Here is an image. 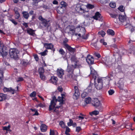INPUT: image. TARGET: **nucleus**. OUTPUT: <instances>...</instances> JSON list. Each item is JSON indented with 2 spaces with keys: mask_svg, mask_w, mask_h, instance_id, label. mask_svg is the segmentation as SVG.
<instances>
[{
  "mask_svg": "<svg viewBox=\"0 0 135 135\" xmlns=\"http://www.w3.org/2000/svg\"><path fill=\"white\" fill-rule=\"evenodd\" d=\"M19 52L18 50L16 49H11L9 51V54L11 57L16 59L18 58Z\"/></svg>",
  "mask_w": 135,
  "mask_h": 135,
  "instance_id": "nucleus-8",
  "label": "nucleus"
},
{
  "mask_svg": "<svg viewBox=\"0 0 135 135\" xmlns=\"http://www.w3.org/2000/svg\"><path fill=\"white\" fill-rule=\"evenodd\" d=\"M81 130V128L80 127H78L76 128V131L77 132H79Z\"/></svg>",
  "mask_w": 135,
  "mask_h": 135,
  "instance_id": "nucleus-53",
  "label": "nucleus"
},
{
  "mask_svg": "<svg viewBox=\"0 0 135 135\" xmlns=\"http://www.w3.org/2000/svg\"><path fill=\"white\" fill-rule=\"evenodd\" d=\"M33 11H31L30 12V13L31 15H32L33 14Z\"/></svg>",
  "mask_w": 135,
  "mask_h": 135,
  "instance_id": "nucleus-63",
  "label": "nucleus"
},
{
  "mask_svg": "<svg viewBox=\"0 0 135 135\" xmlns=\"http://www.w3.org/2000/svg\"><path fill=\"white\" fill-rule=\"evenodd\" d=\"M109 94L110 95H113L114 93V91L113 89H110L108 91Z\"/></svg>",
  "mask_w": 135,
  "mask_h": 135,
  "instance_id": "nucleus-38",
  "label": "nucleus"
},
{
  "mask_svg": "<svg viewBox=\"0 0 135 135\" xmlns=\"http://www.w3.org/2000/svg\"><path fill=\"white\" fill-rule=\"evenodd\" d=\"M70 132V129L69 128L66 126V131L65 133L66 134H67V132Z\"/></svg>",
  "mask_w": 135,
  "mask_h": 135,
  "instance_id": "nucleus-50",
  "label": "nucleus"
},
{
  "mask_svg": "<svg viewBox=\"0 0 135 135\" xmlns=\"http://www.w3.org/2000/svg\"><path fill=\"white\" fill-rule=\"evenodd\" d=\"M11 127L10 126V125H9L8 126H5L3 127V130H6L7 131H9L11 132V130L10 129V128Z\"/></svg>",
  "mask_w": 135,
  "mask_h": 135,
  "instance_id": "nucleus-28",
  "label": "nucleus"
},
{
  "mask_svg": "<svg viewBox=\"0 0 135 135\" xmlns=\"http://www.w3.org/2000/svg\"><path fill=\"white\" fill-rule=\"evenodd\" d=\"M91 45L94 46L95 47L97 46L96 44L95 43H94V44L92 43L91 44Z\"/></svg>",
  "mask_w": 135,
  "mask_h": 135,
  "instance_id": "nucleus-64",
  "label": "nucleus"
},
{
  "mask_svg": "<svg viewBox=\"0 0 135 135\" xmlns=\"http://www.w3.org/2000/svg\"><path fill=\"white\" fill-rule=\"evenodd\" d=\"M108 0H99V2L102 3H105L108 2Z\"/></svg>",
  "mask_w": 135,
  "mask_h": 135,
  "instance_id": "nucleus-48",
  "label": "nucleus"
},
{
  "mask_svg": "<svg viewBox=\"0 0 135 135\" xmlns=\"http://www.w3.org/2000/svg\"><path fill=\"white\" fill-rule=\"evenodd\" d=\"M72 64L71 66L69 65L68 61L67 62L68 64L67 69V71L68 73V76L70 79H73L77 80L76 79L74 78L73 77V69L74 68H80L81 67L80 65L79 64V62L77 60L75 56H72L71 59Z\"/></svg>",
  "mask_w": 135,
  "mask_h": 135,
  "instance_id": "nucleus-2",
  "label": "nucleus"
},
{
  "mask_svg": "<svg viewBox=\"0 0 135 135\" xmlns=\"http://www.w3.org/2000/svg\"><path fill=\"white\" fill-rule=\"evenodd\" d=\"M85 7H86L88 9H91L93 8L94 6V5L90 4H88L86 6L77 5L75 9L77 12L84 13L83 16L85 18L91 17L88 13V11H86L84 8Z\"/></svg>",
  "mask_w": 135,
  "mask_h": 135,
  "instance_id": "nucleus-4",
  "label": "nucleus"
},
{
  "mask_svg": "<svg viewBox=\"0 0 135 135\" xmlns=\"http://www.w3.org/2000/svg\"><path fill=\"white\" fill-rule=\"evenodd\" d=\"M100 41V42L103 45H105L107 44V43L106 42H105L104 40L103 39H101Z\"/></svg>",
  "mask_w": 135,
  "mask_h": 135,
  "instance_id": "nucleus-42",
  "label": "nucleus"
},
{
  "mask_svg": "<svg viewBox=\"0 0 135 135\" xmlns=\"http://www.w3.org/2000/svg\"><path fill=\"white\" fill-rule=\"evenodd\" d=\"M37 107H40L42 108H43L45 107L44 105L41 103L38 104L37 106Z\"/></svg>",
  "mask_w": 135,
  "mask_h": 135,
  "instance_id": "nucleus-54",
  "label": "nucleus"
},
{
  "mask_svg": "<svg viewBox=\"0 0 135 135\" xmlns=\"http://www.w3.org/2000/svg\"><path fill=\"white\" fill-rule=\"evenodd\" d=\"M22 14L23 17L26 19H28L29 17V15L27 12L23 11L22 12Z\"/></svg>",
  "mask_w": 135,
  "mask_h": 135,
  "instance_id": "nucleus-23",
  "label": "nucleus"
},
{
  "mask_svg": "<svg viewBox=\"0 0 135 135\" xmlns=\"http://www.w3.org/2000/svg\"><path fill=\"white\" fill-rule=\"evenodd\" d=\"M23 78L22 77L18 78L16 80L17 81H20L23 80Z\"/></svg>",
  "mask_w": 135,
  "mask_h": 135,
  "instance_id": "nucleus-52",
  "label": "nucleus"
},
{
  "mask_svg": "<svg viewBox=\"0 0 135 135\" xmlns=\"http://www.w3.org/2000/svg\"><path fill=\"white\" fill-rule=\"evenodd\" d=\"M63 8L62 7L60 8H58L57 9V11L59 14H62L63 12Z\"/></svg>",
  "mask_w": 135,
  "mask_h": 135,
  "instance_id": "nucleus-27",
  "label": "nucleus"
},
{
  "mask_svg": "<svg viewBox=\"0 0 135 135\" xmlns=\"http://www.w3.org/2000/svg\"><path fill=\"white\" fill-rule=\"evenodd\" d=\"M91 104L93 106L97 108L100 111H102L104 108L103 106L97 98H95L93 99L92 100Z\"/></svg>",
  "mask_w": 135,
  "mask_h": 135,
  "instance_id": "nucleus-6",
  "label": "nucleus"
},
{
  "mask_svg": "<svg viewBox=\"0 0 135 135\" xmlns=\"http://www.w3.org/2000/svg\"><path fill=\"white\" fill-rule=\"evenodd\" d=\"M51 81L52 83L54 84H56V82L57 81L58 79L56 77L53 76L51 78Z\"/></svg>",
  "mask_w": 135,
  "mask_h": 135,
  "instance_id": "nucleus-25",
  "label": "nucleus"
},
{
  "mask_svg": "<svg viewBox=\"0 0 135 135\" xmlns=\"http://www.w3.org/2000/svg\"><path fill=\"white\" fill-rule=\"evenodd\" d=\"M73 123V121L71 119H69V122L68 123V125L69 126H71L72 125Z\"/></svg>",
  "mask_w": 135,
  "mask_h": 135,
  "instance_id": "nucleus-46",
  "label": "nucleus"
},
{
  "mask_svg": "<svg viewBox=\"0 0 135 135\" xmlns=\"http://www.w3.org/2000/svg\"><path fill=\"white\" fill-rule=\"evenodd\" d=\"M74 88L75 92L73 95V98L74 99H76L79 98L80 93L78 87L75 86Z\"/></svg>",
  "mask_w": 135,
  "mask_h": 135,
  "instance_id": "nucleus-12",
  "label": "nucleus"
},
{
  "mask_svg": "<svg viewBox=\"0 0 135 135\" xmlns=\"http://www.w3.org/2000/svg\"><path fill=\"white\" fill-rule=\"evenodd\" d=\"M23 25L25 27L27 28L28 27L27 24V23L24 22L23 23Z\"/></svg>",
  "mask_w": 135,
  "mask_h": 135,
  "instance_id": "nucleus-57",
  "label": "nucleus"
},
{
  "mask_svg": "<svg viewBox=\"0 0 135 135\" xmlns=\"http://www.w3.org/2000/svg\"><path fill=\"white\" fill-rule=\"evenodd\" d=\"M52 3L54 4H57L58 2L54 0L53 2Z\"/></svg>",
  "mask_w": 135,
  "mask_h": 135,
  "instance_id": "nucleus-59",
  "label": "nucleus"
},
{
  "mask_svg": "<svg viewBox=\"0 0 135 135\" xmlns=\"http://www.w3.org/2000/svg\"><path fill=\"white\" fill-rule=\"evenodd\" d=\"M125 28H128L129 29H131V32L133 31L134 30V28L130 24L127 23H126L125 25Z\"/></svg>",
  "mask_w": 135,
  "mask_h": 135,
  "instance_id": "nucleus-21",
  "label": "nucleus"
},
{
  "mask_svg": "<svg viewBox=\"0 0 135 135\" xmlns=\"http://www.w3.org/2000/svg\"><path fill=\"white\" fill-rule=\"evenodd\" d=\"M102 63L107 67H110L113 64L112 63V59L109 57L103 58L102 59Z\"/></svg>",
  "mask_w": 135,
  "mask_h": 135,
  "instance_id": "nucleus-7",
  "label": "nucleus"
},
{
  "mask_svg": "<svg viewBox=\"0 0 135 135\" xmlns=\"http://www.w3.org/2000/svg\"><path fill=\"white\" fill-rule=\"evenodd\" d=\"M36 95V92L34 91L31 93L30 94V96L31 97H34Z\"/></svg>",
  "mask_w": 135,
  "mask_h": 135,
  "instance_id": "nucleus-39",
  "label": "nucleus"
},
{
  "mask_svg": "<svg viewBox=\"0 0 135 135\" xmlns=\"http://www.w3.org/2000/svg\"><path fill=\"white\" fill-rule=\"evenodd\" d=\"M65 95L63 94H61V97H59L57 99L56 97H54L53 98L52 100L51 101V104L49 105V109L50 111L52 110H54V112L58 113H59L58 110L60 106H58L57 105L58 104L61 105L63 103L65 100Z\"/></svg>",
  "mask_w": 135,
  "mask_h": 135,
  "instance_id": "nucleus-1",
  "label": "nucleus"
},
{
  "mask_svg": "<svg viewBox=\"0 0 135 135\" xmlns=\"http://www.w3.org/2000/svg\"><path fill=\"white\" fill-rule=\"evenodd\" d=\"M33 56L36 61H38V55L36 54H34Z\"/></svg>",
  "mask_w": 135,
  "mask_h": 135,
  "instance_id": "nucleus-47",
  "label": "nucleus"
},
{
  "mask_svg": "<svg viewBox=\"0 0 135 135\" xmlns=\"http://www.w3.org/2000/svg\"><path fill=\"white\" fill-rule=\"evenodd\" d=\"M47 51L46 50L43 52L40 53L39 54L42 56H45L47 55Z\"/></svg>",
  "mask_w": 135,
  "mask_h": 135,
  "instance_id": "nucleus-35",
  "label": "nucleus"
},
{
  "mask_svg": "<svg viewBox=\"0 0 135 135\" xmlns=\"http://www.w3.org/2000/svg\"><path fill=\"white\" fill-rule=\"evenodd\" d=\"M118 9L121 12H123L124 11V8L123 6H120L118 8Z\"/></svg>",
  "mask_w": 135,
  "mask_h": 135,
  "instance_id": "nucleus-34",
  "label": "nucleus"
},
{
  "mask_svg": "<svg viewBox=\"0 0 135 135\" xmlns=\"http://www.w3.org/2000/svg\"><path fill=\"white\" fill-rule=\"evenodd\" d=\"M40 128L41 131L44 132L46 131L47 127L45 124H43L41 125Z\"/></svg>",
  "mask_w": 135,
  "mask_h": 135,
  "instance_id": "nucleus-22",
  "label": "nucleus"
},
{
  "mask_svg": "<svg viewBox=\"0 0 135 135\" xmlns=\"http://www.w3.org/2000/svg\"><path fill=\"white\" fill-rule=\"evenodd\" d=\"M78 117L79 119L80 120H82L84 118V117L81 116H79Z\"/></svg>",
  "mask_w": 135,
  "mask_h": 135,
  "instance_id": "nucleus-61",
  "label": "nucleus"
},
{
  "mask_svg": "<svg viewBox=\"0 0 135 135\" xmlns=\"http://www.w3.org/2000/svg\"><path fill=\"white\" fill-rule=\"evenodd\" d=\"M10 20L15 25H16L17 24V23L14 19H10Z\"/></svg>",
  "mask_w": 135,
  "mask_h": 135,
  "instance_id": "nucleus-49",
  "label": "nucleus"
},
{
  "mask_svg": "<svg viewBox=\"0 0 135 135\" xmlns=\"http://www.w3.org/2000/svg\"><path fill=\"white\" fill-rule=\"evenodd\" d=\"M91 74L92 75V78L91 80V82L94 81L95 83V85L97 89L100 90L103 87V82L102 79L98 77L96 72L92 67H90Z\"/></svg>",
  "mask_w": 135,
  "mask_h": 135,
  "instance_id": "nucleus-3",
  "label": "nucleus"
},
{
  "mask_svg": "<svg viewBox=\"0 0 135 135\" xmlns=\"http://www.w3.org/2000/svg\"><path fill=\"white\" fill-rule=\"evenodd\" d=\"M119 20L121 22L126 23H128L129 22L128 19V18H126V16H123L120 15L119 16Z\"/></svg>",
  "mask_w": 135,
  "mask_h": 135,
  "instance_id": "nucleus-15",
  "label": "nucleus"
},
{
  "mask_svg": "<svg viewBox=\"0 0 135 135\" xmlns=\"http://www.w3.org/2000/svg\"><path fill=\"white\" fill-rule=\"evenodd\" d=\"M3 64L4 65H9V63L6 61L4 62Z\"/></svg>",
  "mask_w": 135,
  "mask_h": 135,
  "instance_id": "nucleus-62",
  "label": "nucleus"
},
{
  "mask_svg": "<svg viewBox=\"0 0 135 135\" xmlns=\"http://www.w3.org/2000/svg\"><path fill=\"white\" fill-rule=\"evenodd\" d=\"M3 90L5 92H10L12 94H13L15 93H16V90L12 89L11 88H4L3 89Z\"/></svg>",
  "mask_w": 135,
  "mask_h": 135,
  "instance_id": "nucleus-17",
  "label": "nucleus"
},
{
  "mask_svg": "<svg viewBox=\"0 0 135 135\" xmlns=\"http://www.w3.org/2000/svg\"><path fill=\"white\" fill-rule=\"evenodd\" d=\"M110 6L112 8H114L116 7V4L115 3L111 2L109 4Z\"/></svg>",
  "mask_w": 135,
  "mask_h": 135,
  "instance_id": "nucleus-37",
  "label": "nucleus"
},
{
  "mask_svg": "<svg viewBox=\"0 0 135 135\" xmlns=\"http://www.w3.org/2000/svg\"><path fill=\"white\" fill-rule=\"evenodd\" d=\"M40 77L41 79L43 80L45 79V76L44 75V74L40 75Z\"/></svg>",
  "mask_w": 135,
  "mask_h": 135,
  "instance_id": "nucleus-41",
  "label": "nucleus"
},
{
  "mask_svg": "<svg viewBox=\"0 0 135 135\" xmlns=\"http://www.w3.org/2000/svg\"><path fill=\"white\" fill-rule=\"evenodd\" d=\"M0 53L3 57L6 56L7 54L6 47L2 44L0 45Z\"/></svg>",
  "mask_w": 135,
  "mask_h": 135,
  "instance_id": "nucleus-9",
  "label": "nucleus"
},
{
  "mask_svg": "<svg viewBox=\"0 0 135 135\" xmlns=\"http://www.w3.org/2000/svg\"><path fill=\"white\" fill-rule=\"evenodd\" d=\"M86 60L89 65L92 64L94 63V59L91 55H88L86 58Z\"/></svg>",
  "mask_w": 135,
  "mask_h": 135,
  "instance_id": "nucleus-14",
  "label": "nucleus"
},
{
  "mask_svg": "<svg viewBox=\"0 0 135 135\" xmlns=\"http://www.w3.org/2000/svg\"><path fill=\"white\" fill-rule=\"evenodd\" d=\"M44 45L47 49H51L53 47V45L51 43H44Z\"/></svg>",
  "mask_w": 135,
  "mask_h": 135,
  "instance_id": "nucleus-19",
  "label": "nucleus"
},
{
  "mask_svg": "<svg viewBox=\"0 0 135 135\" xmlns=\"http://www.w3.org/2000/svg\"><path fill=\"white\" fill-rule=\"evenodd\" d=\"M98 34L99 35H101L102 37H103L105 35V32L103 31H101L98 32Z\"/></svg>",
  "mask_w": 135,
  "mask_h": 135,
  "instance_id": "nucleus-33",
  "label": "nucleus"
},
{
  "mask_svg": "<svg viewBox=\"0 0 135 135\" xmlns=\"http://www.w3.org/2000/svg\"><path fill=\"white\" fill-rule=\"evenodd\" d=\"M61 4L62 5V7H65L66 6V3L64 1H61Z\"/></svg>",
  "mask_w": 135,
  "mask_h": 135,
  "instance_id": "nucleus-44",
  "label": "nucleus"
},
{
  "mask_svg": "<svg viewBox=\"0 0 135 135\" xmlns=\"http://www.w3.org/2000/svg\"><path fill=\"white\" fill-rule=\"evenodd\" d=\"M57 73L58 77L61 78H62L64 74V71L62 69L60 68L57 69Z\"/></svg>",
  "mask_w": 135,
  "mask_h": 135,
  "instance_id": "nucleus-13",
  "label": "nucleus"
},
{
  "mask_svg": "<svg viewBox=\"0 0 135 135\" xmlns=\"http://www.w3.org/2000/svg\"><path fill=\"white\" fill-rule=\"evenodd\" d=\"M107 32L108 34L109 35H113L114 34V31L113 30L110 29L108 30Z\"/></svg>",
  "mask_w": 135,
  "mask_h": 135,
  "instance_id": "nucleus-29",
  "label": "nucleus"
},
{
  "mask_svg": "<svg viewBox=\"0 0 135 135\" xmlns=\"http://www.w3.org/2000/svg\"><path fill=\"white\" fill-rule=\"evenodd\" d=\"M20 17V14L17 11H15V17L16 19H18Z\"/></svg>",
  "mask_w": 135,
  "mask_h": 135,
  "instance_id": "nucleus-30",
  "label": "nucleus"
},
{
  "mask_svg": "<svg viewBox=\"0 0 135 135\" xmlns=\"http://www.w3.org/2000/svg\"><path fill=\"white\" fill-rule=\"evenodd\" d=\"M59 124L62 128H64L65 127V126L64 123L63 121H61L60 122Z\"/></svg>",
  "mask_w": 135,
  "mask_h": 135,
  "instance_id": "nucleus-40",
  "label": "nucleus"
},
{
  "mask_svg": "<svg viewBox=\"0 0 135 135\" xmlns=\"http://www.w3.org/2000/svg\"><path fill=\"white\" fill-rule=\"evenodd\" d=\"M35 112V113L33 114V115H38V113L37 112V110H36Z\"/></svg>",
  "mask_w": 135,
  "mask_h": 135,
  "instance_id": "nucleus-60",
  "label": "nucleus"
},
{
  "mask_svg": "<svg viewBox=\"0 0 135 135\" xmlns=\"http://www.w3.org/2000/svg\"><path fill=\"white\" fill-rule=\"evenodd\" d=\"M99 114V111L97 110H95L94 111H93L90 114V115H97Z\"/></svg>",
  "mask_w": 135,
  "mask_h": 135,
  "instance_id": "nucleus-32",
  "label": "nucleus"
},
{
  "mask_svg": "<svg viewBox=\"0 0 135 135\" xmlns=\"http://www.w3.org/2000/svg\"><path fill=\"white\" fill-rule=\"evenodd\" d=\"M101 17V14L98 12H97L95 13V15L92 17L94 19L96 20L99 19Z\"/></svg>",
  "mask_w": 135,
  "mask_h": 135,
  "instance_id": "nucleus-18",
  "label": "nucleus"
},
{
  "mask_svg": "<svg viewBox=\"0 0 135 135\" xmlns=\"http://www.w3.org/2000/svg\"><path fill=\"white\" fill-rule=\"evenodd\" d=\"M117 85L120 89H122L124 87L123 80L122 79H119L118 81L115 82Z\"/></svg>",
  "mask_w": 135,
  "mask_h": 135,
  "instance_id": "nucleus-11",
  "label": "nucleus"
},
{
  "mask_svg": "<svg viewBox=\"0 0 135 135\" xmlns=\"http://www.w3.org/2000/svg\"><path fill=\"white\" fill-rule=\"evenodd\" d=\"M87 93L86 92H83L81 94V97L83 98H84L87 95Z\"/></svg>",
  "mask_w": 135,
  "mask_h": 135,
  "instance_id": "nucleus-45",
  "label": "nucleus"
},
{
  "mask_svg": "<svg viewBox=\"0 0 135 135\" xmlns=\"http://www.w3.org/2000/svg\"><path fill=\"white\" fill-rule=\"evenodd\" d=\"M44 69L43 68H39L38 72L39 74V75L44 74Z\"/></svg>",
  "mask_w": 135,
  "mask_h": 135,
  "instance_id": "nucleus-31",
  "label": "nucleus"
},
{
  "mask_svg": "<svg viewBox=\"0 0 135 135\" xmlns=\"http://www.w3.org/2000/svg\"><path fill=\"white\" fill-rule=\"evenodd\" d=\"M91 101V99L90 97H88L85 98V102L86 104H89Z\"/></svg>",
  "mask_w": 135,
  "mask_h": 135,
  "instance_id": "nucleus-26",
  "label": "nucleus"
},
{
  "mask_svg": "<svg viewBox=\"0 0 135 135\" xmlns=\"http://www.w3.org/2000/svg\"><path fill=\"white\" fill-rule=\"evenodd\" d=\"M55 133L53 130L51 129H50V135H54Z\"/></svg>",
  "mask_w": 135,
  "mask_h": 135,
  "instance_id": "nucleus-51",
  "label": "nucleus"
},
{
  "mask_svg": "<svg viewBox=\"0 0 135 135\" xmlns=\"http://www.w3.org/2000/svg\"><path fill=\"white\" fill-rule=\"evenodd\" d=\"M58 90L60 92H62V88L60 86L58 88Z\"/></svg>",
  "mask_w": 135,
  "mask_h": 135,
  "instance_id": "nucleus-58",
  "label": "nucleus"
},
{
  "mask_svg": "<svg viewBox=\"0 0 135 135\" xmlns=\"http://www.w3.org/2000/svg\"><path fill=\"white\" fill-rule=\"evenodd\" d=\"M98 58H99L100 57V54L98 53H95L94 54Z\"/></svg>",
  "mask_w": 135,
  "mask_h": 135,
  "instance_id": "nucleus-55",
  "label": "nucleus"
},
{
  "mask_svg": "<svg viewBox=\"0 0 135 135\" xmlns=\"http://www.w3.org/2000/svg\"><path fill=\"white\" fill-rule=\"evenodd\" d=\"M3 76V74L2 70H0V83H2Z\"/></svg>",
  "mask_w": 135,
  "mask_h": 135,
  "instance_id": "nucleus-36",
  "label": "nucleus"
},
{
  "mask_svg": "<svg viewBox=\"0 0 135 135\" xmlns=\"http://www.w3.org/2000/svg\"><path fill=\"white\" fill-rule=\"evenodd\" d=\"M38 19L42 22L43 25L46 27H48L50 25V23L49 21H47L45 19L43 18L41 16L39 17Z\"/></svg>",
  "mask_w": 135,
  "mask_h": 135,
  "instance_id": "nucleus-10",
  "label": "nucleus"
},
{
  "mask_svg": "<svg viewBox=\"0 0 135 135\" xmlns=\"http://www.w3.org/2000/svg\"><path fill=\"white\" fill-rule=\"evenodd\" d=\"M42 65L43 67L46 66V65L45 62V61L43 60L42 61Z\"/></svg>",
  "mask_w": 135,
  "mask_h": 135,
  "instance_id": "nucleus-56",
  "label": "nucleus"
},
{
  "mask_svg": "<svg viewBox=\"0 0 135 135\" xmlns=\"http://www.w3.org/2000/svg\"><path fill=\"white\" fill-rule=\"evenodd\" d=\"M27 31L28 33L31 35H33L35 34L34 31L30 28L27 29Z\"/></svg>",
  "mask_w": 135,
  "mask_h": 135,
  "instance_id": "nucleus-24",
  "label": "nucleus"
},
{
  "mask_svg": "<svg viewBox=\"0 0 135 135\" xmlns=\"http://www.w3.org/2000/svg\"><path fill=\"white\" fill-rule=\"evenodd\" d=\"M7 97L6 95L2 93H0V101L5 100Z\"/></svg>",
  "mask_w": 135,
  "mask_h": 135,
  "instance_id": "nucleus-20",
  "label": "nucleus"
},
{
  "mask_svg": "<svg viewBox=\"0 0 135 135\" xmlns=\"http://www.w3.org/2000/svg\"><path fill=\"white\" fill-rule=\"evenodd\" d=\"M64 45L65 46V47L66 48L68 51L71 52L73 53L75 50V49L72 48L70 46H69L65 42V41L63 42Z\"/></svg>",
  "mask_w": 135,
  "mask_h": 135,
  "instance_id": "nucleus-16",
  "label": "nucleus"
},
{
  "mask_svg": "<svg viewBox=\"0 0 135 135\" xmlns=\"http://www.w3.org/2000/svg\"><path fill=\"white\" fill-rule=\"evenodd\" d=\"M59 52L60 54L62 55H64L65 53V52L62 49H60Z\"/></svg>",
  "mask_w": 135,
  "mask_h": 135,
  "instance_id": "nucleus-43",
  "label": "nucleus"
},
{
  "mask_svg": "<svg viewBox=\"0 0 135 135\" xmlns=\"http://www.w3.org/2000/svg\"><path fill=\"white\" fill-rule=\"evenodd\" d=\"M71 31H74L76 35H78L79 36H81L84 39H86L88 38V36L85 34V28L80 26H77L75 29H70Z\"/></svg>",
  "mask_w": 135,
  "mask_h": 135,
  "instance_id": "nucleus-5",
  "label": "nucleus"
}]
</instances>
